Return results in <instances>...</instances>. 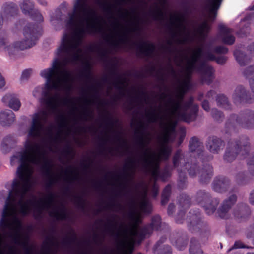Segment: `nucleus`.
I'll list each match as a JSON object with an SVG mask.
<instances>
[{"label": "nucleus", "mask_w": 254, "mask_h": 254, "mask_svg": "<svg viewBox=\"0 0 254 254\" xmlns=\"http://www.w3.org/2000/svg\"><path fill=\"white\" fill-rule=\"evenodd\" d=\"M67 29L72 31L73 34H64L61 44L57 49L55 58L50 67L40 71V76L45 80L46 91L43 92L44 101L49 111L42 110L33 117L31 126L28 130L29 137L40 138L47 123L49 112H56L61 105L67 106L74 114L77 110L75 102L68 97L61 98L60 92L68 93L71 89L69 81L71 73L65 69L69 64H75L80 60L82 52L80 45L86 35H94L102 31L103 28L65 23Z\"/></svg>", "instance_id": "obj_1"}, {"label": "nucleus", "mask_w": 254, "mask_h": 254, "mask_svg": "<svg viewBox=\"0 0 254 254\" xmlns=\"http://www.w3.org/2000/svg\"><path fill=\"white\" fill-rule=\"evenodd\" d=\"M45 154V150L39 143L28 140L26 142L25 149L11 158L12 165L16 162L20 163L17 170L19 179L13 180L12 190H9L5 202L17 205L19 212L23 216L30 212V204L32 202L31 200L25 201V196L31 186L32 165L40 166L45 176L54 174L51 163L46 158Z\"/></svg>", "instance_id": "obj_2"}, {"label": "nucleus", "mask_w": 254, "mask_h": 254, "mask_svg": "<svg viewBox=\"0 0 254 254\" xmlns=\"http://www.w3.org/2000/svg\"><path fill=\"white\" fill-rule=\"evenodd\" d=\"M196 56L192 57V60L187 61L185 67V78L179 82V93L176 96V99L169 98L167 102L166 111L168 115L177 120L187 123L194 121L197 116L198 106L194 103L193 98L190 97L183 102L184 95L191 87V76L194 71V63L196 61Z\"/></svg>", "instance_id": "obj_3"}, {"label": "nucleus", "mask_w": 254, "mask_h": 254, "mask_svg": "<svg viewBox=\"0 0 254 254\" xmlns=\"http://www.w3.org/2000/svg\"><path fill=\"white\" fill-rule=\"evenodd\" d=\"M148 188L144 186L140 192V201L137 202L132 199L131 201V210L128 213V218L131 225L130 229L125 226L124 235L126 238L131 236V240L134 241L136 237L138 241H141L146 237L149 236L153 230H158L161 225V218L156 215L152 217L150 225L142 228L138 225L141 222L142 213L149 214L152 211L151 205L147 198Z\"/></svg>", "instance_id": "obj_4"}, {"label": "nucleus", "mask_w": 254, "mask_h": 254, "mask_svg": "<svg viewBox=\"0 0 254 254\" xmlns=\"http://www.w3.org/2000/svg\"><path fill=\"white\" fill-rule=\"evenodd\" d=\"M194 199L203 208L207 215L215 214L217 217L227 220L231 217L230 212L237 202L238 196L235 193H230L220 203V199L213 197L209 190L200 189L196 192Z\"/></svg>", "instance_id": "obj_5"}, {"label": "nucleus", "mask_w": 254, "mask_h": 254, "mask_svg": "<svg viewBox=\"0 0 254 254\" xmlns=\"http://www.w3.org/2000/svg\"><path fill=\"white\" fill-rule=\"evenodd\" d=\"M18 212L20 213L17 205L5 202L0 220V228L5 238H10L16 244L21 245L25 254H31L32 248L28 242L21 241L20 231L22 223L18 217Z\"/></svg>", "instance_id": "obj_6"}, {"label": "nucleus", "mask_w": 254, "mask_h": 254, "mask_svg": "<svg viewBox=\"0 0 254 254\" xmlns=\"http://www.w3.org/2000/svg\"><path fill=\"white\" fill-rule=\"evenodd\" d=\"M90 0H74L73 10L68 13L65 23L103 28L100 17L95 9L90 6Z\"/></svg>", "instance_id": "obj_7"}, {"label": "nucleus", "mask_w": 254, "mask_h": 254, "mask_svg": "<svg viewBox=\"0 0 254 254\" xmlns=\"http://www.w3.org/2000/svg\"><path fill=\"white\" fill-rule=\"evenodd\" d=\"M194 56L196 57V61L194 64V70L200 73L203 82L208 84L212 82L214 78V70L207 62L215 61L217 64L223 65L226 63L228 59L224 55L216 57L209 49L204 50L202 47H198L193 50L187 61H192Z\"/></svg>", "instance_id": "obj_8"}, {"label": "nucleus", "mask_w": 254, "mask_h": 254, "mask_svg": "<svg viewBox=\"0 0 254 254\" xmlns=\"http://www.w3.org/2000/svg\"><path fill=\"white\" fill-rule=\"evenodd\" d=\"M38 27L34 24H27L23 28L22 33L23 38L21 41H16L9 44L6 36V43L2 47V50L7 52L10 57L16 55L19 50L29 48L36 44L38 37Z\"/></svg>", "instance_id": "obj_9"}, {"label": "nucleus", "mask_w": 254, "mask_h": 254, "mask_svg": "<svg viewBox=\"0 0 254 254\" xmlns=\"http://www.w3.org/2000/svg\"><path fill=\"white\" fill-rule=\"evenodd\" d=\"M146 116L150 123H155L158 121H160V125L163 130V133L160 138L161 145H167L168 143L174 140V137H172V134L175 131L178 121H181V120L168 115H161L154 111H147Z\"/></svg>", "instance_id": "obj_10"}, {"label": "nucleus", "mask_w": 254, "mask_h": 254, "mask_svg": "<svg viewBox=\"0 0 254 254\" xmlns=\"http://www.w3.org/2000/svg\"><path fill=\"white\" fill-rule=\"evenodd\" d=\"M250 150V143L247 137L243 136L238 138L231 139L227 143L223 159L226 162H232L239 154L245 156Z\"/></svg>", "instance_id": "obj_11"}, {"label": "nucleus", "mask_w": 254, "mask_h": 254, "mask_svg": "<svg viewBox=\"0 0 254 254\" xmlns=\"http://www.w3.org/2000/svg\"><path fill=\"white\" fill-rule=\"evenodd\" d=\"M237 126L246 129L254 128V110H246L239 115H230L225 124L226 132L234 131Z\"/></svg>", "instance_id": "obj_12"}, {"label": "nucleus", "mask_w": 254, "mask_h": 254, "mask_svg": "<svg viewBox=\"0 0 254 254\" xmlns=\"http://www.w3.org/2000/svg\"><path fill=\"white\" fill-rule=\"evenodd\" d=\"M170 25L169 26L170 34L175 42L178 44H184L192 41L190 38V32L186 31L187 27L184 25L186 18L184 14L180 15H172L170 17Z\"/></svg>", "instance_id": "obj_13"}, {"label": "nucleus", "mask_w": 254, "mask_h": 254, "mask_svg": "<svg viewBox=\"0 0 254 254\" xmlns=\"http://www.w3.org/2000/svg\"><path fill=\"white\" fill-rule=\"evenodd\" d=\"M143 150L141 159L142 164L146 165L147 166H150V168L153 169V174L156 175V169L160 164L161 159L167 160L170 155L172 151L171 147L168 145H161L159 153L157 154L155 153H151L150 148L146 147Z\"/></svg>", "instance_id": "obj_14"}, {"label": "nucleus", "mask_w": 254, "mask_h": 254, "mask_svg": "<svg viewBox=\"0 0 254 254\" xmlns=\"http://www.w3.org/2000/svg\"><path fill=\"white\" fill-rule=\"evenodd\" d=\"M136 168V160L133 158H129L128 162L124 166L125 172L123 174V180L120 179V175L117 179L118 186L122 187V189L116 193V196H119L123 193L126 195L131 192V189L127 188V184L129 182H133L134 177V174Z\"/></svg>", "instance_id": "obj_15"}, {"label": "nucleus", "mask_w": 254, "mask_h": 254, "mask_svg": "<svg viewBox=\"0 0 254 254\" xmlns=\"http://www.w3.org/2000/svg\"><path fill=\"white\" fill-rule=\"evenodd\" d=\"M172 163L174 168L178 173V186L180 188L183 189L187 183V177L185 170L189 163L185 154L180 149L177 150L173 156Z\"/></svg>", "instance_id": "obj_16"}, {"label": "nucleus", "mask_w": 254, "mask_h": 254, "mask_svg": "<svg viewBox=\"0 0 254 254\" xmlns=\"http://www.w3.org/2000/svg\"><path fill=\"white\" fill-rule=\"evenodd\" d=\"M118 218L116 215H113V219L109 220V223L106 225L105 229L106 231L111 234H114L116 233L118 236H123L125 239V240L123 241L122 244L124 248H125L127 244L129 243L130 245L128 248V251H125L123 254H132L133 251V245L136 241V239H137L136 237H134V241L132 242L131 240V236L129 235L128 238H126L124 235V229H123L122 232H120L119 230H117L118 222L116 220V219ZM122 227H125V226L122 224Z\"/></svg>", "instance_id": "obj_17"}, {"label": "nucleus", "mask_w": 254, "mask_h": 254, "mask_svg": "<svg viewBox=\"0 0 254 254\" xmlns=\"http://www.w3.org/2000/svg\"><path fill=\"white\" fill-rule=\"evenodd\" d=\"M186 221L189 229L192 232L205 231L207 228V224L202 219L201 213L198 209L190 210Z\"/></svg>", "instance_id": "obj_18"}, {"label": "nucleus", "mask_w": 254, "mask_h": 254, "mask_svg": "<svg viewBox=\"0 0 254 254\" xmlns=\"http://www.w3.org/2000/svg\"><path fill=\"white\" fill-rule=\"evenodd\" d=\"M233 102L239 105L244 103H252L254 102V95L249 93L242 85L237 86L234 89L232 95Z\"/></svg>", "instance_id": "obj_19"}, {"label": "nucleus", "mask_w": 254, "mask_h": 254, "mask_svg": "<svg viewBox=\"0 0 254 254\" xmlns=\"http://www.w3.org/2000/svg\"><path fill=\"white\" fill-rule=\"evenodd\" d=\"M231 185V180L226 177L220 176L214 178L212 183V189L218 193L226 192Z\"/></svg>", "instance_id": "obj_20"}, {"label": "nucleus", "mask_w": 254, "mask_h": 254, "mask_svg": "<svg viewBox=\"0 0 254 254\" xmlns=\"http://www.w3.org/2000/svg\"><path fill=\"white\" fill-rule=\"evenodd\" d=\"M225 146V142L221 138L216 136H211L208 138L206 147L208 150L214 154H219Z\"/></svg>", "instance_id": "obj_21"}, {"label": "nucleus", "mask_w": 254, "mask_h": 254, "mask_svg": "<svg viewBox=\"0 0 254 254\" xmlns=\"http://www.w3.org/2000/svg\"><path fill=\"white\" fill-rule=\"evenodd\" d=\"M250 208L247 203L239 202L233 209L232 213H230L231 217L230 219L233 216L238 220H242L246 219L250 214Z\"/></svg>", "instance_id": "obj_22"}, {"label": "nucleus", "mask_w": 254, "mask_h": 254, "mask_svg": "<svg viewBox=\"0 0 254 254\" xmlns=\"http://www.w3.org/2000/svg\"><path fill=\"white\" fill-rule=\"evenodd\" d=\"M147 128L146 126L141 121L138 123V127L135 130V134L137 135V143L141 148L144 149L151 141L150 138L144 137V132Z\"/></svg>", "instance_id": "obj_23"}, {"label": "nucleus", "mask_w": 254, "mask_h": 254, "mask_svg": "<svg viewBox=\"0 0 254 254\" xmlns=\"http://www.w3.org/2000/svg\"><path fill=\"white\" fill-rule=\"evenodd\" d=\"M112 25L113 27V29L115 32L116 35H117L118 37V39L119 41L120 44H126L128 42L129 40V38L127 32H129L131 30L133 31H136L137 28V26L134 27L132 29L129 28H126V30L127 32L125 31L123 32H121L119 31V29L121 28H123V26L118 21L116 20L113 23Z\"/></svg>", "instance_id": "obj_24"}, {"label": "nucleus", "mask_w": 254, "mask_h": 254, "mask_svg": "<svg viewBox=\"0 0 254 254\" xmlns=\"http://www.w3.org/2000/svg\"><path fill=\"white\" fill-rule=\"evenodd\" d=\"M2 101L15 111H18L21 106L18 95L14 93H8L6 94L2 98Z\"/></svg>", "instance_id": "obj_25"}, {"label": "nucleus", "mask_w": 254, "mask_h": 254, "mask_svg": "<svg viewBox=\"0 0 254 254\" xmlns=\"http://www.w3.org/2000/svg\"><path fill=\"white\" fill-rule=\"evenodd\" d=\"M219 36L222 42L227 45H231L235 41V37L232 34V30L223 24L219 26Z\"/></svg>", "instance_id": "obj_26"}, {"label": "nucleus", "mask_w": 254, "mask_h": 254, "mask_svg": "<svg viewBox=\"0 0 254 254\" xmlns=\"http://www.w3.org/2000/svg\"><path fill=\"white\" fill-rule=\"evenodd\" d=\"M55 200V195L50 192L46 199H40L35 202L40 214L44 210H49L54 207Z\"/></svg>", "instance_id": "obj_27"}, {"label": "nucleus", "mask_w": 254, "mask_h": 254, "mask_svg": "<svg viewBox=\"0 0 254 254\" xmlns=\"http://www.w3.org/2000/svg\"><path fill=\"white\" fill-rule=\"evenodd\" d=\"M143 168L144 171L146 173H149L151 175L152 178L154 180V182L158 179H161L163 181H165L168 177L170 175V171L167 169L165 168L163 171L160 170V164H158V166L156 169V175L154 176L153 174V170L152 168H150V167L147 166L146 165L142 164Z\"/></svg>", "instance_id": "obj_28"}, {"label": "nucleus", "mask_w": 254, "mask_h": 254, "mask_svg": "<svg viewBox=\"0 0 254 254\" xmlns=\"http://www.w3.org/2000/svg\"><path fill=\"white\" fill-rule=\"evenodd\" d=\"M189 149L192 153H195L198 157L204 155V146L198 138L191 137L189 141Z\"/></svg>", "instance_id": "obj_29"}, {"label": "nucleus", "mask_w": 254, "mask_h": 254, "mask_svg": "<svg viewBox=\"0 0 254 254\" xmlns=\"http://www.w3.org/2000/svg\"><path fill=\"white\" fill-rule=\"evenodd\" d=\"M166 240V237H161L153 247V251L156 254H172V249L168 245H163Z\"/></svg>", "instance_id": "obj_30"}, {"label": "nucleus", "mask_w": 254, "mask_h": 254, "mask_svg": "<svg viewBox=\"0 0 254 254\" xmlns=\"http://www.w3.org/2000/svg\"><path fill=\"white\" fill-rule=\"evenodd\" d=\"M15 120L14 113L10 110L2 111L0 113V123L2 126H10Z\"/></svg>", "instance_id": "obj_31"}, {"label": "nucleus", "mask_w": 254, "mask_h": 254, "mask_svg": "<svg viewBox=\"0 0 254 254\" xmlns=\"http://www.w3.org/2000/svg\"><path fill=\"white\" fill-rule=\"evenodd\" d=\"M139 52L147 56L151 57L155 50V46L152 43L142 42L141 43H136Z\"/></svg>", "instance_id": "obj_32"}, {"label": "nucleus", "mask_w": 254, "mask_h": 254, "mask_svg": "<svg viewBox=\"0 0 254 254\" xmlns=\"http://www.w3.org/2000/svg\"><path fill=\"white\" fill-rule=\"evenodd\" d=\"M199 181L202 183H207L213 176V167L210 164L205 165L199 171Z\"/></svg>", "instance_id": "obj_33"}, {"label": "nucleus", "mask_w": 254, "mask_h": 254, "mask_svg": "<svg viewBox=\"0 0 254 254\" xmlns=\"http://www.w3.org/2000/svg\"><path fill=\"white\" fill-rule=\"evenodd\" d=\"M234 55L240 66H245L250 62L251 60L250 56L240 50H236L234 52Z\"/></svg>", "instance_id": "obj_34"}, {"label": "nucleus", "mask_w": 254, "mask_h": 254, "mask_svg": "<svg viewBox=\"0 0 254 254\" xmlns=\"http://www.w3.org/2000/svg\"><path fill=\"white\" fill-rule=\"evenodd\" d=\"M1 12L5 16H13L18 12L17 5L12 2H5L1 7Z\"/></svg>", "instance_id": "obj_35"}, {"label": "nucleus", "mask_w": 254, "mask_h": 254, "mask_svg": "<svg viewBox=\"0 0 254 254\" xmlns=\"http://www.w3.org/2000/svg\"><path fill=\"white\" fill-rule=\"evenodd\" d=\"M243 75L249 81L252 91L254 93V66H250L243 72Z\"/></svg>", "instance_id": "obj_36"}, {"label": "nucleus", "mask_w": 254, "mask_h": 254, "mask_svg": "<svg viewBox=\"0 0 254 254\" xmlns=\"http://www.w3.org/2000/svg\"><path fill=\"white\" fill-rule=\"evenodd\" d=\"M64 173L66 175L65 179L66 181L71 183L79 179V172L70 167L66 169L64 171Z\"/></svg>", "instance_id": "obj_37"}, {"label": "nucleus", "mask_w": 254, "mask_h": 254, "mask_svg": "<svg viewBox=\"0 0 254 254\" xmlns=\"http://www.w3.org/2000/svg\"><path fill=\"white\" fill-rule=\"evenodd\" d=\"M203 253L198 240L195 238H192L190 245L189 254H203Z\"/></svg>", "instance_id": "obj_38"}, {"label": "nucleus", "mask_w": 254, "mask_h": 254, "mask_svg": "<svg viewBox=\"0 0 254 254\" xmlns=\"http://www.w3.org/2000/svg\"><path fill=\"white\" fill-rule=\"evenodd\" d=\"M34 3L30 0H23L20 4V8L25 15H29L34 10Z\"/></svg>", "instance_id": "obj_39"}, {"label": "nucleus", "mask_w": 254, "mask_h": 254, "mask_svg": "<svg viewBox=\"0 0 254 254\" xmlns=\"http://www.w3.org/2000/svg\"><path fill=\"white\" fill-rule=\"evenodd\" d=\"M216 101L218 106L226 109L230 108V103L229 100L224 94L218 95L216 98Z\"/></svg>", "instance_id": "obj_40"}, {"label": "nucleus", "mask_w": 254, "mask_h": 254, "mask_svg": "<svg viewBox=\"0 0 254 254\" xmlns=\"http://www.w3.org/2000/svg\"><path fill=\"white\" fill-rule=\"evenodd\" d=\"M235 180L239 185H244L249 182L250 177L246 171H241L236 175Z\"/></svg>", "instance_id": "obj_41"}, {"label": "nucleus", "mask_w": 254, "mask_h": 254, "mask_svg": "<svg viewBox=\"0 0 254 254\" xmlns=\"http://www.w3.org/2000/svg\"><path fill=\"white\" fill-rule=\"evenodd\" d=\"M149 14L155 20H163L164 18V12L157 5L155 6V9H151L149 11Z\"/></svg>", "instance_id": "obj_42"}, {"label": "nucleus", "mask_w": 254, "mask_h": 254, "mask_svg": "<svg viewBox=\"0 0 254 254\" xmlns=\"http://www.w3.org/2000/svg\"><path fill=\"white\" fill-rule=\"evenodd\" d=\"M186 170H187L189 175L192 178L195 177L200 171L199 167L196 162L191 164L189 163Z\"/></svg>", "instance_id": "obj_43"}, {"label": "nucleus", "mask_w": 254, "mask_h": 254, "mask_svg": "<svg viewBox=\"0 0 254 254\" xmlns=\"http://www.w3.org/2000/svg\"><path fill=\"white\" fill-rule=\"evenodd\" d=\"M50 216L55 218L57 220H65L67 218V214L64 208L59 211L56 209H53L50 211Z\"/></svg>", "instance_id": "obj_44"}, {"label": "nucleus", "mask_w": 254, "mask_h": 254, "mask_svg": "<svg viewBox=\"0 0 254 254\" xmlns=\"http://www.w3.org/2000/svg\"><path fill=\"white\" fill-rule=\"evenodd\" d=\"M17 142L16 137L12 135H8L3 138L1 143V147L6 149L12 147Z\"/></svg>", "instance_id": "obj_45"}, {"label": "nucleus", "mask_w": 254, "mask_h": 254, "mask_svg": "<svg viewBox=\"0 0 254 254\" xmlns=\"http://www.w3.org/2000/svg\"><path fill=\"white\" fill-rule=\"evenodd\" d=\"M211 116L214 121L218 123H221L224 119L223 113L215 108L211 109Z\"/></svg>", "instance_id": "obj_46"}, {"label": "nucleus", "mask_w": 254, "mask_h": 254, "mask_svg": "<svg viewBox=\"0 0 254 254\" xmlns=\"http://www.w3.org/2000/svg\"><path fill=\"white\" fill-rule=\"evenodd\" d=\"M171 188L169 185H168L164 189L161 199V204L162 205H165L169 201V197L171 194Z\"/></svg>", "instance_id": "obj_47"}, {"label": "nucleus", "mask_w": 254, "mask_h": 254, "mask_svg": "<svg viewBox=\"0 0 254 254\" xmlns=\"http://www.w3.org/2000/svg\"><path fill=\"white\" fill-rule=\"evenodd\" d=\"M62 13L60 9H56L54 13L50 15V21L52 24L61 22L62 20Z\"/></svg>", "instance_id": "obj_48"}, {"label": "nucleus", "mask_w": 254, "mask_h": 254, "mask_svg": "<svg viewBox=\"0 0 254 254\" xmlns=\"http://www.w3.org/2000/svg\"><path fill=\"white\" fill-rule=\"evenodd\" d=\"M124 83V82L120 78H117L115 81L113 82V86L116 89L120 91V94L122 96L125 95L124 88L123 87Z\"/></svg>", "instance_id": "obj_49"}, {"label": "nucleus", "mask_w": 254, "mask_h": 254, "mask_svg": "<svg viewBox=\"0 0 254 254\" xmlns=\"http://www.w3.org/2000/svg\"><path fill=\"white\" fill-rule=\"evenodd\" d=\"M172 243L173 245H175L178 250H183L186 248L188 242L187 240L184 238H179L176 240L175 242L172 241Z\"/></svg>", "instance_id": "obj_50"}, {"label": "nucleus", "mask_w": 254, "mask_h": 254, "mask_svg": "<svg viewBox=\"0 0 254 254\" xmlns=\"http://www.w3.org/2000/svg\"><path fill=\"white\" fill-rule=\"evenodd\" d=\"M247 164L249 173L251 176H254V155L248 159Z\"/></svg>", "instance_id": "obj_51"}, {"label": "nucleus", "mask_w": 254, "mask_h": 254, "mask_svg": "<svg viewBox=\"0 0 254 254\" xmlns=\"http://www.w3.org/2000/svg\"><path fill=\"white\" fill-rule=\"evenodd\" d=\"M100 142L99 143V146L101 147H104L105 145L107 144V143L110 139V136L109 134L108 131H106L105 132L103 136L100 137Z\"/></svg>", "instance_id": "obj_52"}, {"label": "nucleus", "mask_w": 254, "mask_h": 254, "mask_svg": "<svg viewBox=\"0 0 254 254\" xmlns=\"http://www.w3.org/2000/svg\"><path fill=\"white\" fill-rule=\"evenodd\" d=\"M29 16L35 21L38 22H42L43 21V17L42 14L37 10H33V12Z\"/></svg>", "instance_id": "obj_53"}, {"label": "nucleus", "mask_w": 254, "mask_h": 254, "mask_svg": "<svg viewBox=\"0 0 254 254\" xmlns=\"http://www.w3.org/2000/svg\"><path fill=\"white\" fill-rule=\"evenodd\" d=\"M245 234L247 238H254V222L247 228Z\"/></svg>", "instance_id": "obj_54"}, {"label": "nucleus", "mask_w": 254, "mask_h": 254, "mask_svg": "<svg viewBox=\"0 0 254 254\" xmlns=\"http://www.w3.org/2000/svg\"><path fill=\"white\" fill-rule=\"evenodd\" d=\"M103 10L108 14L110 15L111 18H114L113 16V5L110 3H104L103 5Z\"/></svg>", "instance_id": "obj_55"}, {"label": "nucleus", "mask_w": 254, "mask_h": 254, "mask_svg": "<svg viewBox=\"0 0 254 254\" xmlns=\"http://www.w3.org/2000/svg\"><path fill=\"white\" fill-rule=\"evenodd\" d=\"M46 177L47 178L46 186L48 189L50 188L58 181L57 177L55 176L54 174Z\"/></svg>", "instance_id": "obj_56"}, {"label": "nucleus", "mask_w": 254, "mask_h": 254, "mask_svg": "<svg viewBox=\"0 0 254 254\" xmlns=\"http://www.w3.org/2000/svg\"><path fill=\"white\" fill-rule=\"evenodd\" d=\"M88 89L89 91L84 90V93L85 94L93 93L94 97L95 98L97 97L99 94V90L97 86L95 85H92L89 87Z\"/></svg>", "instance_id": "obj_57"}, {"label": "nucleus", "mask_w": 254, "mask_h": 254, "mask_svg": "<svg viewBox=\"0 0 254 254\" xmlns=\"http://www.w3.org/2000/svg\"><path fill=\"white\" fill-rule=\"evenodd\" d=\"M59 126L61 129L67 127L68 122L66 118L63 114L59 117Z\"/></svg>", "instance_id": "obj_58"}, {"label": "nucleus", "mask_w": 254, "mask_h": 254, "mask_svg": "<svg viewBox=\"0 0 254 254\" xmlns=\"http://www.w3.org/2000/svg\"><path fill=\"white\" fill-rule=\"evenodd\" d=\"M213 52L217 54H225L228 53V49L224 46H218L214 48Z\"/></svg>", "instance_id": "obj_59"}, {"label": "nucleus", "mask_w": 254, "mask_h": 254, "mask_svg": "<svg viewBox=\"0 0 254 254\" xmlns=\"http://www.w3.org/2000/svg\"><path fill=\"white\" fill-rule=\"evenodd\" d=\"M32 73V70L31 69H26L24 70L21 74L20 80L21 81H25L27 80L30 77Z\"/></svg>", "instance_id": "obj_60"}, {"label": "nucleus", "mask_w": 254, "mask_h": 254, "mask_svg": "<svg viewBox=\"0 0 254 254\" xmlns=\"http://www.w3.org/2000/svg\"><path fill=\"white\" fill-rule=\"evenodd\" d=\"M44 247L47 248V251L44 254H49V251L51 246H53L55 243L52 238H48L46 241L44 242Z\"/></svg>", "instance_id": "obj_61"}, {"label": "nucleus", "mask_w": 254, "mask_h": 254, "mask_svg": "<svg viewBox=\"0 0 254 254\" xmlns=\"http://www.w3.org/2000/svg\"><path fill=\"white\" fill-rule=\"evenodd\" d=\"M1 238L2 239V248L4 250V252L5 251V249L6 247H8L9 251L11 254H15L14 250L13 248V247L10 246L9 244L5 242V239L6 238H5L4 236V235L3 234V236L1 234ZM5 252L4 253V254Z\"/></svg>", "instance_id": "obj_62"}, {"label": "nucleus", "mask_w": 254, "mask_h": 254, "mask_svg": "<svg viewBox=\"0 0 254 254\" xmlns=\"http://www.w3.org/2000/svg\"><path fill=\"white\" fill-rule=\"evenodd\" d=\"M184 197L179 200V203L183 208H187L190 206V201L188 196H184Z\"/></svg>", "instance_id": "obj_63"}, {"label": "nucleus", "mask_w": 254, "mask_h": 254, "mask_svg": "<svg viewBox=\"0 0 254 254\" xmlns=\"http://www.w3.org/2000/svg\"><path fill=\"white\" fill-rule=\"evenodd\" d=\"M75 202L76 204L80 207L82 208H84L85 201L84 200L82 196H76L75 197Z\"/></svg>", "instance_id": "obj_64"}]
</instances>
